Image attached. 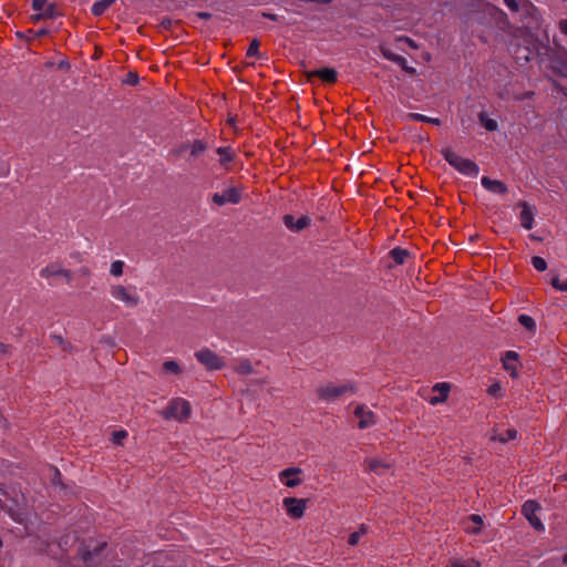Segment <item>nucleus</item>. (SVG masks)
I'll return each mask as SVG.
<instances>
[{
	"label": "nucleus",
	"instance_id": "nucleus-1",
	"mask_svg": "<svg viewBox=\"0 0 567 567\" xmlns=\"http://www.w3.org/2000/svg\"><path fill=\"white\" fill-rule=\"evenodd\" d=\"M358 386L354 381H343L340 383L327 382L316 389V395L319 401L331 403L343 396H351L357 393Z\"/></svg>",
	"mask_w": 567,
	"mask_h": 567
},
{
	"label": "nucleus",
	"instance_id": "nucleus-2",
	"mask_svg": "<svg viewBox=\"0 0 567 567\" xmlns=\"http://www.w3.org/2000/svg\"><path fill=\"white\" fill-rule=\"evenodd\" d=\"M110 296L126 308H136L142 299L135 286L113 284L110 286Z\"/></svg>",
	"mask_w": 567,
	"mask_h": 567
},
{
	"label": "nucleus",
	"instance_id": "nucleus-3",
	"mask_svg": "<svg viewBox=\"0 0 567 567\" xmlns=\"http://www.w3.org/2000/svg\"><path fill=\"white\" fill-rule=\"evenodd\" d=\"M39 276L45 279L50 286H55L58 280H63L66 285H70L73 279L72 271L64 268L60 261L45 265L40 269Z\"/></svg>",
	"mask_w": 567,
	"mask_h": 567
},
{
	"label": "nucleus",
	"instance_id": "nucleus-4",
	"mask_svg": "<svg viewBox=\"0 0 567 567\" xmlns=\"http://www.w3.org/2000/svg\"><path fill=\"white\" fill-rule=\"evenodd\" d=\"M441 153L444 159L461 174L477 176L480 168L473 161L461 157L450 147L442 150Z\"/></svg>",
	"mask_w": 567,
	"mask_h": 567
},
{
	"label": "nucleus",
	"instance_id": "nucleus-5",
	"mask_svg": "<svg viewBox=\"0 0 567 567\" xmlns=\"http://www.w3.org/2000/svg\"><path fill=\"white\" fill-rule=\"evenodd\" d=\"M165 420H177L186 422L192 415L190 403L183 398H175L171 400L167 408L161 412Z\"/></svg>",
	"mask_w": 567,
	"mask_h": 567
},
{
	"label": "nucleus",
	"instance_id": "nucleus-6",
	"mask_svg": "<svg viewBox=\"0 0 567 567\" xmlns=\"http://www.w3.org/2000/svg\"><path fill=\"white\" fill-rule=\"evenodd\" d=\"M207 150V144L202 140L186 141L179 143L169 151V155L175 158H181L185 153L189 154V158L196 159L202 156Z\"/></svg>",
	"mask_w": 567,
	"mask_h": 567
},
{
	"label": "nucleus",
	"instance_id": "nucleus-7",
	"mask_svg": "<svg viewBox=\"0 0 567 567\" xmlns=\"http://www.w3.org/2000/svg\"><path fill=\"white\" fill-rule=\"evenodd\" d=\"M195 357L208 370H220L225 365L224 361L207 348L197 351Z\"/></svg>",
	"mask_w": 567,
	"mask_h": 567
},
{
	"label": "nucleus",
	"instance_id": "nucleus-8",
	"mask_svg": "<svg viewBox=\"0 0 567 567\" xmlns=\"http://www.w3.org/2000/svg\"><path fill=\"white\" fill-rule=\"evenodd\" d=\"M540 509V506L535 501H527L523 505L522 512L524 516L527 518V520L530 523V525L538 532H544L545 526L542 523L540 518L537 516L538 511Z\"/></svg>",
	"mask_w": 567,
	"mask_h": 567
},
{
	"label": "nucleus",
	"instance_id": "nucleus-9",
	"mask_svg": "<svg viewBox=\"0 0 567 567\" xmlns=\"http://www.w3.org/2000/svg\"><path fill=\"white\" fill-rule=\"evenodd\" d=\"M306 499L296 497H286L282 501V505L287 514L292 518H301L306 511Z\"/></svg>",
	"mask_w": 567,
	"mask_h": 567
},
{
	"label": "nucleus",
	"instance_id": "nucleus-10",
	"mask_svg": "<svg viewBox=\"0 0 567 567\" xmlns=\"http://www.w3.org/2000/svg\"><path fill=\"white\" fill-rule=\"evenodd\" d=\"M353 414L359 419L358 426L361 430L371 427L377 423L375 414L364 404H358L353 411Z\"/></svg>",
	"mask_w": 567,
	"mask_h": 567
},
{
	"label": "nucleus",
	"instance_id": "nucleus-11",
	"mask_svg": "<svg viewBox=\"0 0 567 567\" xmlns=\"http://www.w3.org/2000/svg\"><path fill=\"white\" fill-rule=\"evenodd\" d=\"M302 473L300 467H288L279 473V480L287 487H296L302 483L299 475Z\"/></svg>",
	"mask_w": 567,
	"mask_h": 567
},
{
	"label": "nucleus",
	"instance_id": "nucleus-12",
	"mask_svg": "<svg viewBox=\"0 0 567 567\" xmlns=\"http://www.w3.org/2000/svg\"><path fill=\"white\" fill-rule=\"evenodd\" d=\"M213 202L219 206L227 203L238 204L240 202V192L236 187L227 188L223 193L214 194Z\"/></svg>",
	"mask_w": 567,
	"mask_h": 567
},
{
	"label": "nucleus",
	"instance_id": "nucleus-13",
	"mask_svg": "<svg viewBox=\"0 0 567 567\" xmlns=\"http://www.w3.org/2000/svg\"><path fill=\"white\" fill-rule=\"evenodd\" d=\"M434 392H437L439 395L432 396L429 399V403L431 405H437L440 403H443L447 400L449 393L451 390V384L447 382H441L436 383L433 389Z\"/></svg>",
	"mask_w": 567,
	"mask_h": 567
},
{
	"label": "nucleus",
	"instance_id": "nucleus-14",
	"mask_svg": "<svg viewBox=\"0 0 567 567\" xmlns=\"http://www.w3.org/2000/svg\"><path fill=\"white\" fill-rule=\"evenodd\" d=\"M502 361L504 369L508 371L513 378H516L518 375V354L515 351H507Z\"/></svg>",
	"mask_w": 567,
	"mask_h": 567
},
{
	"label": "nucleus",
	"instance_id": "nucleus-15",
	"mask_svg": "<svg viewBox=\"0 0 567 567\" xmlns=\"http://www.w3.org/2000/svg\"><path fill=\"white\" fill-rule=\"evenodd\" d=\"M482 186L494 194H506L507 193V186L498 179H492L487 176H483L481 179Z\"/></svg>",
	"mask_w": 567,
	"mask_h": 567
},
{
	"label": "nucleus",
	"instance_id": "nucleus-16",
	"mask_svg": "<svg viewBox=\"0 0 567 567\" xmlns=\"http://www.w3.org/2000/svg\"><path fill=\"white\" fill-rule=\"evenodd\" d=\"M483 524H484V520L481 515L472 514L464 522V530L467 534L476 535L481 532Z\"/></svg>",
	"mask_w": 567,
	"mask_h": 567
},
{
	"label": "nucleus",
	"instance_id": "nucleus-17",
	"mask_svg": "<svg viewBox=\"0 0 567 567\" xmlns=\"http://www.w3.org/2000/svg\"><path fill=\"white\" fill-rule=\"evenodd\" d=\"M284 221H285L286 227L289 228L290 230L299 231V230L305 229L309 225L310 219L306 216H302V217L298 218L297 220H295L293 216L286 215L284 217Z\"/></svg>",
	"mask_w": 567,
	"mask_h": 567
},
{
	"label": "nucleus",
	"instance_id": "nucleus-18",
	"mask_svg": "<svg viewBox=\"0 0 567 567\" xmlns=\"http://www.w3.org/2000/svg\"><path fill=\"white\" fill-rule=\"evenodd\" d=\"M309 76H318L327 83H334L337 81L338 73L332 68H322L310 72Z\"/></svg>",
	"mask_w": 567,
	"mask_h": 567
},
{
	"label": "nucleus",
	"instance_id": "nucleus-19",
	"mask_svg": "<svg viewBox=\"0 0 567 567\" xmlns=\"http://www.w3.org/2000/svg\"><path fill=\"white\" fill-rule=\"evenodd\" d=\"M520 206H522V212H520L519 218H520L522 226L525 229H532L533 223H534V214H533L530 207L526 203H522Z\"/></svg>",
	"mask_w": 567,
	"mask_h": 567
},
{
	"label": "nucleus",
	"instance_id": "nucleus-20",
	"mask_svg": "<svg viewBox=\"0 0 567 567\" xmlns=\"http://www.w3.org/2000/svg\"><path fill=\"white\" fill-rule=\"evenodd\" d=\"M365 463L368 465V470L377 475H382L390 468V464L379 458H369Z\"/></svg>",
	"mask_w": 567,
	"mask_h": 567
},
{
	"label": "nucleus",
	"instance_id": "nucleus-21",
	"mask_svg": "<svg viewBox=\"0 0 567 567\" xmlns=\"http://www.w3.org/2000/svg\"><path fill=\"white\" fill-rule=\"evenodd\" d=\"M517 437V431L515 429H507L505 433H498L496 430H494L492 440L499 441L502 443H507L509 441H513Z\"/></svg>",
	"mask_w": 567,
	"mask_h": 567
},
{
	"label": "nucleus",
	"instance_id": "nucleus-22",
	"mask_svg": "<svg viewBox=\"0 0 567 567\" xmlns=\"http://www.w3.org/2000/svg\"><path fill=\"white\" fill-rule=\"evenodd\" d=\"M405 120L408 121H419L423 123H430L433 125H440L441 121L436 117H429L426 115L420 114V113H409L405 115Z\"/></svg>",
	"mask_w": 567,
	"mask_h": 567
},
{
	"label": "nucleus",
	"instance_id": "nucleus-23",
	"mask_svg": "<svg viewBox=\"0 0 567 567\" xmlns=\"http://www.w3.org/2000/svg\"><path fill=\"white\" fill-rule=\"evenodd\" d=\"M217 154L219 155V162L223 166H226L228 163L234 161L235 152L230 147H218Z\"/></svg>",
	"mask_w": 567,
	"mask_h": 567
},
{
	"label": "nucleus",
	"instance_id": "nucleus-24",
	"mask_svg": "<svg viewBox=\"0 0 567 567\" xmlns=\"http://www.w3.org/2000/svg\"><path fill=\"white\" fill-rule=\"evenodd\" d=\"M115 3V0H100L93 3L92 13L96 17L102 16L111 6Z\"/></svg>",
	"mask_w": 567,
	"mask_h": 567
},
{
	"label": "nucleus",
	"instance_id": "nucleus-25",
	"mask_svg": "<svg viewBox=\"0 0 567 567\" xmlns=\"http://www.w3.org/2000/svg\"><path fill=\"white\" fill-rule=\"evenodd\" d=\"M478 121L481 122V124L485 127L486 131L488 132H495L498 130V124L495 120L493 118H489L485 113H480L478 114Z\"/></svg>",
	"mask_w": 567,
	"mask_h": 567
},
{
	"label": "nucleus",
	"instance_id": "nucleus-26",
	"mask_svg": "<svg viewBox=\"0 0 567 567\" xmlns=\"http://www.w3.org/2000/svg\"><path fill=\"white\" fill-rule=\"evenodd\" d=\"M234 369L237 373L243 375L251 374L254 372L252 364L247 359L239 360Z\"/></svg>",
	"mask_w": 567,
	"mask_h": 567
},
{
	"label": "nucleus",
	"instance_id": "nucleus-27",
	"mask_svg": "<svg viewBox=\"0 0 567 567\" xmlns=\"http://www.w3.org/2000/svg\"><path fill=\"white\" fill-rule=\"evenodd\" d=\"M380 51L382 53V55L389 60V61H392L396 64H404V58L392 52L389 48H386L385 45H381L380 47Z\"/></svg>",
	"mask_w": 567,
	"mask_h": 567
},
{
	"label": "nucleus",
	"instance_id": "nucleus-28",
	"mask_svg": "<svg viewBox=\"0 0 567 567\" xmlns=\"http://www.w3.org/2000/svg\"><path fill=\"white\" fill-rule=\"evenodd\" d=\"M380 51L382 53V55L389 60V61H392L396 64H404V58L392 52L389 48H386L385 45H381L380 47Z\"/></svg>",
	"mask_w": 567,
	"mask_h": 567
},
{
	"label": "nucleus",
	"instance_id": "nucleus-29",
	"mask_svg": "<svg viewBox=\"0 0 567 567\" xmlns=\"http://www.w3.org/2000/svg\"><path fill=\"white\" fill-rule=\"evenodd\" d=\"M389 255L396 265H402L408 258L409 251L406 249L396 247L392 249Z\"/></svg>",
	"mask_w": 567,
	"mask_h": 567
},
{
	"label": "nucleus",
	"instance_id": "nucleus-30",
	"mask_svg": "<svg viewBox=\"0 0 567 567\" xmlns=\"http://www.w3.org/2000/svg\"><path fill=\"white\" fill-rule=\"evenodd\" d=\"M55 6L54 4H49L47 6V10L43 11V12H40L38 11L37 14L32 16V19L34 21H39V20H42V19H51V18H54L55 17Z\"/></svg>",
	"mask_w": 567,
	"mask_h": 567
},
{
	"label": "nucleus",
	"instance_id": "nucleus-31",
	"mask_svg": "<svg viewBox=\"0 0 567 567\" xmlns=\"http://www.w3.org/2000/svg\"><path fill=\"white\" fill-rule=\"evenodd\" d=\"M367 533H368V527L365 525H361L359 530L353 532L349 536V540H348L349 545H351V546L357 545L360 542L361 537L363 535H365Z\"/></svg>",
	"mask_w": 567,
	"mask_h": 567
},
{
	"label": "nucleus",
	"instance_id": "nucleus-32",
	"mask_svg": "<svg viewBox=\"0 0 567 567\" xmlns=\"http://www.w3.org/2000/svg\"><path fill=\"white\" fill-rule=\"evenodd\" d=\"M518 322L527 330L535 331L536 330V322L535 320L528 316V315H520L518 317Z\"/></svg>",
	"mask_w": 567,
	"mask_h": 567
},
{
	"label": "nucleus",
	"instance_id": "nucleus-33",
	"mask_svg": "<svg viewBox=\"0 0 567 567\" xmlns=\"http://www.w3.org/2000/svg\"><path fill=\"white\" fill-rule=\"evenodd\" d=\"M124 266L125 264L123 260H114L110 267V275L116 278L121 277L123 275Z\"/></svg>",
	"mask_w": 567,
	"mask_h": 567
},
{
	"label": "nucleus",
	"instance_id": "nucleus-34",
	"mask_svg": "<svg viewBox=\"0 0 567 567\" xmlns=\"http://www.w3.org/2000/svg\"><path fill=\"white\" fill-rule=\"evenodd\" d=\"M163 368L173 373V374H179L181 373V367L175 360H168L163 363Z\"/></svg>",
	"mask_w": 567,
	"mask_h": 567
},
{
	"label": "nucleus",
	"instance_id": "nucleus-35",
	"mask_svg": "<svg viewBox=\"0 0 567 567\" xmlns=\"http://www.w3.org/2000/svg\"><path fill=\"white\" fill-rule=\"evenodd\" d=\"M532 264L534 268L538 271H545L547 268V262L544 258L535 256L532 258Z\"/></svg>",
	"mask_w": 567,
	"mask_h": 567
},
{
	"label": "nucleus",
	"instance_id": "nucleus-36",
	"mask_svg": "<svg viewBox=\"0 0 567 567\" xmlns=\"http://www.w3.org/2000/svg\"><path fill=\"white\" fill-rule=\"evenodd\" d=\"M127 437V432L124 430L115 431L112 434V442L116 445H122L124 440Z\"/></svg>",
	"mask_w": 567,
	"mask_h": 567
},
{
	"label": "nucleus",
	"instance_id": "nucleus-37",
	"mask_svg": "<svg viewBox=\"0 0 567 567\" xmlns=\"http://www.w3.org/2000/svg\"><path fill=\"white\" fill-rule=\"evenodd\" d=\"M258 54H259V41L257 39H254L250 42V45L247 50V55L248 56H258Z\"/></svg>",
	"mask_w": 567,
	"mask_h": 567
},
{
	"label": "nucleus",
	"instance_id": "nucleus-38",
	"mask_svg": "<svg viewBox=\"0 0 567 567\" xmlns=\"http://www.w3.org/2000/svg\"><path fill=\"white\" fill-rule=\"evenodd\" d=\"M11 354L10 346L0 342V364Z\"/></svg>",
	"mask_w": 567,
	"mask_h": 567
},
{
	"label": "nucleus",
	"instance_id": "nucleus-39",
	"mask_svg": "<svg viewBox=\"0 0 567 567\" xmlns=\"http://www.w3.org/2000/svg\"><path fill=\"white\" fill-rule=\"evenodd\" d=\"M50 3L48 2V0H33L32 1V9L34 11H40V12H43L47 10V6H49Z\"/></svg>",
	"mask_w": 567,
	"mask_h": 567
},
{
	"label": "nucleus",
	"instance_id": "nucleus-40",
	"mask_svg": "<svg viewBox=\"0 0 567 567\" xmlns=\"http://www.w3.org/2000/svg\"><path fill=\"white\" fill-rule=\"evenodd\" d=\"M550 284L556 290L567 291V281L561 282L558 277H553Z\"/></svg>",
	"mask_w": 567,
	"mask_h": 567
},
{
	"label": "nucleus",
	"instance_id": "nucleus-41",
	"mask_svg": "<svg viewBox=\"0 0 567 567\" xmlns=\"http://www.w3.org/2000/svg\"><path fill=\"white\" fill-rule=\"evenodd\" d=\"M452 567H481V564L477 560L471 559L465 564H461L457 560L452 561Z\"/></svg>",
	"mask_w": 567,
	"mask_h": 567
},
{
	"label": "nucleus",
	"instance_id": "nucleus-42",
	"mask_svg": "<svg viewBox=\"0 0 567 567\" xmlns=\"http://www.w3.org/2000/svg\"><path fill=\"white\" fill-rule=\"evenodd\" d=\"M504 3L506 4V7L513 11V12H517L519 10V6H518V2L516 0H503Z\"/></svg>",
	"mask_w": 567,
	"mask_h": 567
},
{
	"label": "nucleus",
	"instance_id": "nucleus-43",
	"mask_svg": "<svg viewBox=\"0 0 567 567\" xmlns=\"http://www.w3.org/2000/svg\"><path fill=\"white\" fill-rule=\"evenodd\" d=\"M398 41H403L405 42L411 49H417V44L415 43L414 40H412L411 38H408V37H399L398 38Z\"/></svg>",
	"mask_w": 567,
	"mask_h": 567
},
{
	"label": "nucleus",
	"instance_id": "nucleus-44",
	"mask_svg": "<svg viewBox=\"0 0 567 567\" xmlns=\"http://www.w3.org/2000/svg\"><path fill=\"white\" fill-rule=\"evenodd\" d=\"M127 84L135 85L138 82V75L136 73L130 72L127 74V79L125 81Z\"/></svg>",
	"mask_w": 567,
	"mask_h": 567
},
{
	"label": "nucleus",
	"instance_id": "nucleus-45",
	"mask_svg": "<svg viewBox=\"0 0 567 567\" xmlns=\"http://www.w3.org/2000/svg\"><path fill=\"white\" fill-rule=\"evenodd\" d=\"M406 73L415 74L416 70L413 66H409L406 60L404 59V64H399Z\"/></svg>",
	"mask_w": 567,
	"mask_h": 567
},
{
	"label": "nucleus",
	"instance_id": "nucleus-46",
	"mask_svg": "<svg viewBox=\"0 0 567 567\" xmlns=\"http://www.w3.org/2000/svg\"><path fill=\"white\" fill-rule=\"evenodd\" d=\"M52 339L59 344L62 346L64 349L66 346H70L68 342L64 341V339L61 336H52Z\"/></svg>",
	"mask_w": 567,
	"mask_h": 567
},
{
	"label": "nucleus",
	"instance_id": "nucleus-47",
	"mask_svg": "<svg viewBox=\"0 0 567 567\" xmlns=\"http://www.w3.org/2000/svg\"><path fill=\"white\" fill-rule=\"evenodd\" d=\"M559 30L561 33L567 35V19L559 21Z\"/></svg>",
	"mask_w": 567,
	"mask_h": 567
},
{
	"label": "nucleus",
	"instance_id": "nucleus-48",
	"mask_svg": "<svg viewBox=\"0 0 567 567\" xmlns=\"http://www.w3.org/2000/svg\"><path fill=\"white\" fill-rule=\"evenodd\" d=\"M261 16L264 18H267V19H270L272 21H277L278 20V16L277 14H274V13H269V12H262Z\"/></svg>",
	"mask_w": 567,
	"mask_h": 567
},
{
	"label": "nucleus",
	"instance_id": "nucleus-49",
	"mask_svg": "<svg viewBox=\"0 0 567 567\" xmlns=\"http://www.w3.org/2000/svg\"><path fill=\"white\" fill-rule=\"evenodd\" d=\"M197 17L204 20H208L212 18V14L209 12H198Z\"/></svg>",
	"mask_w": 567,
	"mask_h": 567
},
{
	"label": "nucleus",
	"instance_id": "nucleus-50",
	"mask_svg": "<svg viewBox=\"0 0 567 567\" xmlns=\"http://www.w3.org/2000/svg\"><path fill=\"white\" fill-rule=\"evenodd\" d=\"M80 274L89 277V276H91V270L87 267H83L80 269Z\"/></svg>",
	"mask_w": 567,
	"mask_h": 567
},
{
	"label": "nucleus",
	"instance_id": "nucleus-51",
	"mask_svg": "<svg viewBox=\"0 0 567 567\" xmlns=\"http://www.w3.org/2000/svg\"><path fill=\"white\" fill-rule=\"evenodd\" d=\"M501 390V386L498 384H493L489 389H488V392L494 394L496 393L497 391Z\"/></svg>",
	"mask_w": 567,
	"mask_h": 567
},
{
	"label": "nucleus",
	"instance_id": "nucleus-52",
	"mask_svg": "<svg viewBox=\"0 0 567 567\" xmlns=\"http://www.w3.org/2000/svg\"><path fill=\"white\" fill-rule=\"evenodd\" d=\"M91 555H92V554H91V551H87L86 554H84V555H83V558H84L85 560H87V559H90V558H91Z\"/></svg>",
	"mask_w": 567,
	"mask_h": 567
},
{
	"label": "nucleus",
	"instance_id": "nucleus-53",
	"mask_svg": "<svg viewBox=\"0 0 567 567\" xmlns=\"http://www.w3.org/2000/svg\"><path fill=\"white\" fill-rule=\"evenodd\" d=\"M563 563H564L565 565H567V554L564 556V558H563Z\"/></svg>",
	"mask_w": 567,
	"mask_h": 567
},
{
	"label": "nucleus",
	"instance_id": "nucleus-54",
	"mask_svg": "<svg viewBox=\"0 0 567 567\" xmlns=\"http://www.w3.org/2000/svg\"><path fill=\"white\" fill-rule=\"evenodd\" d=\"M564 481H567V473L561 476Z\"/></svg>",
	"mask_w": 567,
	"mask_h": 567
},
{
	"label": "nucleus",
	"instance_id": "nucleus-55",
	"mask_svg": "<svg viewBox=\"0 0 567 567\" xmlns=\"http://www.w3.org/2000/svg\"><path fill=\"white\" fill-rule=\"evenodd\" d=\"M45 32H47L45 30H41V31L39 32V34H45Z\"/></svg>",
	"mask_w": 567,
	"mask_h": 567
},
{
	"label": "nucleus",
	"instance_id": "nucleus-56",
	"mask_svg": "<svg viewBox=\"0 0 567 567\" xmlns=\"http://www.w3.org/2000/svg\"><path fill=\"white\" fill-rule=\"evenodd\" d=\"M13 520H17V522H20L17 517H14L13 515H11Z\"/></svg>",
	"mask_w": 567,
	"mask_h": 567
}]
</instances>
